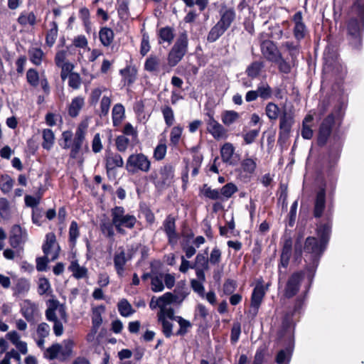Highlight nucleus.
<instances>
[{
  "label": "nucleus",
  "mask_w": 364,
  "mask_h": 364,
  "mask_svg": "<svg viewBox=\"0 0 364 364\" xmlns=\"http://www.w3.org/2000/svg\"><path fill=\"white\" fill-rule=\"evenodd\" d=\"M129 144V139L124 135H119L115 139V144L117 151L124 152Z\"/></svg>",
  "instance_id": "obj_61"
},
{
  "label": "nucleus",
  "mask_w": 364,
  "mask_h": 364,
  "mask_svg": "<svg viewBox=\"0 0 364 364\" xmlns=\"http://www.w3.org/2000/svg\"><path fill=\"white\" fill-rule=\"evenodd\" d=\"M208 132L216 140L226 139L228 138L227 129L224 128L220 123L215 124L214 127L207 128Z\"/></svg>",
  "instance_id": "obj_37"
},
{
  "label": "nucleus",
  "mask_w": 364,
  "mask_h": 364,
  "mask_svg": "<svg viewBox=\"0 0 364 364\" xmlns=\"http://www.w3.org/2000/svg\"><path fill=\"white\" fill-rule=\"evenodd\" d=\"M117 308L119 313L123 317H129L135 312V310L126 299H122L118 302Z\"/></svg>",
  "instance_id": "obj_38"
},
{
  "label": "nucleus",
  "mask_w": 364,
  "mask_h": 364,
  "mask_svg": "<svg viewBox=\"0 0 364 364\" xmlns=\"http://www.w3.org/2000/svg\"><path fill=\"white\" fill-rule=\"evenodd\" d=\"M326 207V187L322 186L317 191L313 207V216L316 219H319L323 215Z\"/></svg>",
  "instance_id": "obj_16"
},
{
  "label": "nucleus",
  "mask_w": 364,
  "mask_h": 364,
  "mask_svg": "<svg viewBox=\"0 0 364 364\" xmlns=\"http://www.w3.org/2000/svg\"><path fill=\"white\" fill-rule=\"evenodd\" d=\"M61 346L60 344H53L51 346L47 348V358L53 360L57 358L59 360L60 352Z\"/></svg>",
  "instance_id": "obj_63"
},
{
  "label": "nucleus",
  "mask_w": 364,
  "mask_h": 364,
  "mask_svg": "<svg viewBox=\"0 0 364 364\" xmlns=\"http://www.w3.org/2000/svg\"><path fill=\"white\" fill-rule=\"evenodd\" d=\"M68 269L72 272L73 276L77 279H80L87 276V269L85 267L80 266L77 259L72 260Z\"/></svg>",
  "instance_id": "obj_24"
},
{
  "label": "nucleus",
  "mask_w": 364,
  "mask_h": 364,
  "mask_svg": "<svg viewBox=\"0 0 364 364\" xmlns=\"http://www.w3.org/2000/svg\"><path fill=\"white\" fill-rule=\"evenodd\" d=\"M220 156L224 163L231 166L237 164L239 155L235 154V147L230 142L225 143L220 148Z\"/></svg>",
  "instance_id": "obj_20"
},
{
  "label": "nucleus",
  "mask_w": 364,
  "mask_h": 364,
  "mask_svg": "<svg viewBox=\"0 0 364 364\" xmlns=\"http://www.w3.org/2000/svg\"><path fill=\"white\" fill-rule=\"evenodd\" d=\"M30 60L36 65H39L41 63L43 51L40 48H32L28 50Z\"/></svg>",
  "instance_id": "obj_59"
},
{
  "label": "nucleus",
  "mask_w": 364,
  "mask_h": 364,
  "mask_svg": "<svg viewBox=\"0 0 364 364\" xmlns=\"http://www.w3.org/2000/svg\"><path fill=\"white\" fill-rule=\"evenodd\" d=\"M60 247L56 242V237L53 232L47 233V264L49 260L54 261L59 257Z\"/></svg>",
  "instance_id": "obj_22"
},
{
  "label": "nucleus",
  "mask_w": 364,
  "mask_h": 364,
  "mask_svg": "<svg viewBox=\"0 0 364 364\" xmlns=\"http://www.w3.org/2000/svg\"><path fill=\"white\" fill-rule=\"evenodd\" d=\"M208 249L206 248L205 250L204 253H198L196 257V264H198L200 269H203L205 270L209 269V262L210 260L208 258Z\"/></svg>",
  "instance_id": "obj_46"
},
{
  "label": "nucleus",
  "mask_w": 364,
  "mask_h": 364,
  "mask_svg": "<svg viewBox=\"0 0 364 364\" xmlns=\"http://www.w3.org/2000/svg\"><path fill=\"white\" fill-rule=\"evenodd\" d=\"M84 98L81 97H76L72 100V102L68 107V114L71 117H76L84 105Z\"/></svg>",
  "instance_id": "obj_34"
},
{
  "label": "nucleus",
  "mask_w": 364,
  "mask_h": 364,
  "mask_svg": "<svg viewBox=\"0 0 364 364\" xmlns=\"http://www.w3.org/2000/svg\"><path fill=\"white\" fill-rule=\"evenodd\" d=\"M36 306L29 301H24L21 306V313L24 318L28 321H31L33 318Z\"/></svg>",
  "instance_id": "obj_39"
},
{
  "label": "nucleus",
  "mask_w": 364,
  "mask_h": 364,
  "mask_svg": "<svg viewBox=\"0 0 364 364\" xmlns=\"http://www.w3.org/2000/svg\"><path fill=\"white\" fill-rule=\"evenodd\" d=\"M323 70L324 72H332L333 73L339 74L340 77H341L343 74L346 73V70L340 62L336 46L331 43H328L326 46L323 52Z\"/></svg>",
  "instance_id": "obj_6"
},
{
  "label": "nucleus",
  "mask_w": 364,
  "mask_h": 364,
  "mask_svg": "<svg viewBox=\"0 0 364 364\" xmlns=\"http://www.w3.org/2000/svg\"><path fill=\"white\" fill-rule=\"evenodd\" d=\"M151 162L148 157L142 153L131 154L126 162V169L130 173L139 171L148 172L150 170Z\"/></svg>",
  "instance_id": "obj_10"
},
{
  "label": "nucleus",
  "mask_w": 364,
  "mask_h": 364,
  "mask_svg": "<svg viewBox=\"0 0 364 364\" xmlns=\"http://www.w3.org/2000/svg\"><path fill=\"white\" fill-rule=\"evenodd\" d=\"M176 296L172 292H166L162 296L158 298L159 303V308L163 310L167 305L171 304H177L176 300Z\"/></svg>",
  "instance_id": "obj_42"
},
{
  "label": "nucleus",
  "mask_w": 364,
  "mask_h": 364,
  "mask_svg": "<svg viewBox=\"0 0 364 364\" xmlns=\"http://www.w3.org/2000/svg\"><path fill=\"white\" fill-rule=\"evenodd\" d=\"M111 216L117 232L122 235L125 234L123 228L132 229L137 222L134 215L125 214V209L122 206H115L112 208Z\"/></svg>",
  "instance_id": "obj_7"
},
{
  "label": "nucleus",
  "mask_w": 364,
  "mask_h": 364,
  "mask_svg": "<svg viewBox=\"0 0 364 364\" xmlns=\"http://www.w3.org/2000/svg\"><path fill=\"white\" fill-rule=\"evenodd\" d=\"M163 274H160L159 276L151 277V290L154 292H161L164 289V284L162 280Z\"/></svg>",
  "instance_id": "obj_53"
},
{
  "label": "nucleus",
  "mask_w": 364,
  "mask_h": 364,
  "mask_svg": "<svg viewBox=\"0 0 364 364\" xmlns=\"http://www.w3.org/2000/svg\"><path fill=\"white\" fill-rule=\"evenodd\" d=\"M282 46L288 52L291 63L294 64L300 53V42L286 41L282 44Z\"/></svg>",
  "instance_id": "obj_25"
},
{
  "label": "nucleus",
  "mask_w": 364,
  "mask_h": 364,
  "mask_svg": "<svg viewBox=\"0 0 364 364\" xmlns=\"http://www.w3.org/2000/svg\"><path fill=\"white\" fill-rule=\"evenodd\" d=\"M113 226H114V225L112 221H102L100 224L102 233L109 239H112L114 236Z\"/></svg>",
  "instance_id": "obj_43"
},
{
  "label": "nucleus",
  "mask_w": 364,
  "mask_h": 364,
  "mask_svg": "<svg viewBox=\"0 0 364 364\" xmlns=\"http://www.w3.org/2000/svg\"><path fill=\"white\" fill-rule=\"evenodd\" d=\"M292 21L294 23L293 28L294 37L296 41L301 42L308 34V28L303 21L302 12L301 11H296L292 17Z\"/></svg>",
  "instance_id": "obj_17"
},
{
  "label": "nucleus",
  "mask_w": 364,
  "mask_h": 364,
  "mask_svg": "<svg viewBox=\"0 0 364 364\" xmlns=\"http://www.w3.org/2000/svg\"><path fill=\"white\" fill-rule=\"evenodd\" d=\"M364 35V0H354L350 7L346 22V40L355 52L363 48Z\"/></svg>",
  "instance_id": "obj_2"
},
{
  "label": "nucleus",
  "mask_w": 364,
  "mask_h": 364,
  "mask_svg": "<svg viewBox=\"0 0 364 364\" xmlns=\"http://www.w3.org/2000/svg\"><path fill=\"white\" fill-rule=\"evenodd\" d=\"M119 18L122 21H126L129 18V4L127 1H123L117 8Z\"/></svg>",
  "instance_id": "obj_57"
},
{
  "label": "nucleus",
  "mask_w": 364,
  "mask_h": 364,
  "mask_svg": "<svg viewBox=\"0 0 364 364\" xmlns=\"http://www.w3.org/2000/svg\"><path fill=\"white\" fill-rule=\"evenodd\" d=\"M265 112H266L267 116L270 119L275 120L278 118L279 108L276 104H274L273 102H269L266 106Z\"/></svg>",
  "instance_id": "obj_56"
},
{
  "label": "nucleus",
  "mask_w": 364,
  "mask_h": 364,
  "mask_svg": "<svg viewBox=\"0 0 364 364\" xmlns=\"http://www.w3.org/2000/svg\"><path fill=\"white\" fill-rule=\"evenodd\" d=\"M342 148L343 141L341 138L338 135H334L328 149V168L327 170L328 186L332 193L335 191L336 188L338 178L336 164L340 158Z\"/></svg>",
  "instance_id": "obj_4"
},
{
  "label": "nucleus",
  "mask_w": 364,
  "mask_h": 364,
  "mask_svg": "<svg viewBox=\"0 0 364 364\" xmlns=\"http://www.w3.org/2000/svg\"><path fill=\"white\" fill-rule=\"evenodd\" d=\"M158 36L159 43L167 42L170 44L175 37L173 28L170 26L161 28L158 31Z\"/></svg>",
  "instance_id": "obj_32"
},
{
  "label": "nucleus",
  "mask_w": 364,
  "mask_h": 364,
  "mask_svg": "<svg viewBox=\"0 0 364 364\" xmlns=\"http://www.w3.org/2000/svg\"><path fill=\"white\" fill-rule=\"evenodd\" d=\"M304 279V271L299 270L293 272L288 278L283 295L286 299H291L299 291L301 282Z\"/></svg>",
  "instance_id": "obj_11"
},
{
  "label": "nucleus",
  "mask_w": 364,
  "mask_h": 364,
  "mask_svg": "<svg viewBox=\"0 0 364 364\" xmlns=\"http://www.w3.org/2000/svg\"><path fill=\"white\" fill-rule=\"evenodd\" d=\"M264 67V62L257 60L253 61L247 66L245 73L248 77H250L252 79H255L259 75Z\"/></svg>",
  "instance_id": "obj_33"
},
{
  "label": "nucleus",
  "mask_w": 364,
  "mask_h": 364,
  "mask_svg": "<svg viewBox=\"0 0 364 364\" xmlns=\"http://www.w3.org/2000/svg\"><path fill=\"white\" fill-rule=\"evenodd\" d=\"M281 255H290L292 253L293 241L290 235H284L283 237Z\"/></svg>",
  "instance_id": "obj_52"
},
{
  "label": "nucleus",
  "mask_w": 364,
  "mask_h": 364,
  "mask_svg": "<svg viewBox=\"0 0 364 364\" xmlns=\"http://www.w3.org/2000/svg\"><path fill=\"white\" fill-rule=\"evenodd\" d=\"M136 73V69L134 67L131 68L129 65L119 70V73L124 80V85L127 86L132 85L135 82Z\"/></svg>",
  "instance_id": "obj_30"
},
{
  "label": "nucleus",
  "mask_w": 364,
  "mask_h": 364,
  "mask_svg": "<svg viewBox=\"0 0 364 364\" xmlns=\"http://www.w3.org/2000/svg\"><path fill=\"white\" fill-rule=\"evenodd\" d=\"M278 338L283 341L284 349L279 350L275 357L277 364H289L294 349L295 337L292 332H286L281 334V330L278 331Z\"/></svg>",
  "instance_id": "obj_8"
},
{
  "label": "nucleus",
  "mask_w": 364,
  "mask_h": 364,
  "mask_svg": "<svg viewBox=\"0 0 364 364\" xmlns=\"http://www.w3.org/2000/svg\"><path fill=\"white\" fill-rule=\"evenodd\" d=\"M305 302L303 297H297L294 301L292 309L288 310L282 318V323L279 330L281 334L286 332L295 333L296 323L299 321L304 311Z\"/></svg>",
  "instance_id": "obj_5"
},
{
  "label": "nucleus",
  "mask_w": 364,
  "mask_h": 364,
  "mask_svg": "<svg viewBox=\"0 0 364 364\" xmlns=\"http://www.w3.org/2000/svg\"><path fill=\"white\" fill-rule=\"evenodd\" d=\"M346 107V105L344 102H339L334 107L333 111L323 119L318 128L316 140L318 146L323 147L326 144L336 121L341 123L343 120Z\"/></svg>",
  "instance_id": "obj_3"
},
{
  "label": "nucleus",
  "mask_w": 364,
  "mask_h": 364,
  "mask_svg": "<svg viewBox=\"0 0 364 364\" xmlns=\"http://www.w3.org/2000/svg\"><path fill=\"white\" fill-rule=\"evenodd\" d=\"M294 122V117L284 111L279 119V132L277 143L280 145L285 144L289 137L291 127Z\"/></svg>",
  "instance_id": "obj_13"
},
{
  "label": "nucleus",
  "mask_w": 364,
  "mask_h": 364,
  "mask_svg": "<svg viewBox=\"0 0 364 364\" xmlns=\"http://www.w3.org/2000/svg\"><path fill=\"white\" fill-rule=\"evenodd\" d=\"M240 115L238 112L233 110L225 111L222 115V122L226 126H230L233 124L238 118Z\"/></svg>",
  "instance_id": "obj_44"
},
{
  "label": "nucleus",
  "mask_w": 364,
  "mask_h": 364,
  "mask_svg": "<svg viewBox=\"0 0 364 364\" xmlns=\"http://www.w3.org/2000/svg\"><path fill=\"white\" fill-rule=\"evenodd\" d=\"M127 262L126 254L124 250L116 253L114 256V265L119 277H122L124 272V265Z\"/></svg>",
  "instance_id": "obj_27"
},
{
  "label": "nucleus",
  "mask_w": 364,
  "mask_h": 364,
  "mask_svg": "<svg viewBox=\"0 0 364 364\" xmlns=\"http://www.w3.org/2000/svg\"><path fill=\"white\" fill-rule=\"evenodd\" d=\"M105 306L104 305H100L92 309V330L96 333L102 323V313L105 311Z\"/></svg>",
  "instance_id": "obj_29"
},
{
  "label": "nucleus",
  "mask_w": 364,
  "mask_h": 364,
  "mask_svg": "<svg viewBox=\"0 0 364 364\" xmlns=\"http://www.w3.org/2000/svg\"><path fill=\"white\" fill-rule=\"evenodd\" d=\"M58 36V24L56 22L51 23V28L47 31V47H51L54 44Z\"/></svg>",
  "instance_id": "obj_51"
},
{
  "label": "nucleus",
  "mask_w": 364,
  "mask_h": 364,
  "mask_svg": "<svg viewBox=\"0 0 364 364\" xmlns=\"http://www.w3.org/2000/svg\"><path fill=\"white\" fill-rule=\"evenodd\" d=\"M114 37V31L108 27H102L99 31V38L101 43L105 47L109 46L113 42Z\"/></svg>",
  "instance_id": "obj_28"
},
{
  "label": "nucleus",
  "mask_w": 364,
  "mask_h": 364,
  "mask_svg": "<svg viewBox=\"0 0 364 364\" xmlns=\"http://www.w3.org/2000/svg\"><path fill=\"white\" fill-rule=\"evenodd\" d=\"M14 184V180H13L9 176H2L0 182V189L4 193H8L10 192Z\"/></svg>",
  "instance_id": "obj_48"
},
{
  "label": "nucleus",
  "mask_w": 364,
  "mask_h": 364,
  "mask_svg": "<svg viewBox=\"0 0 364 364\" xmlns=\"http://www.w3.org/2000/svg\"><path fill=\"white\" fill-rule=\"evenodd\" d=\"M237 283L235 280L232 279H227L223 287V291L225 295H231L237 289Z\"/></svg>",
  "instance_id": "obj_60"
},
{
  "label": "nucleus",
  "mask_w": 364,
  "mask_h": 364,
  "mask_svg": "<svg viewBox=\"0 0 364 364\" xmlns=\"http://www.w3.org/2000/svg\"><path fill=\"white\" fill-rule=\"evenodd\" d=\"M176 218L171 214L166 215V218L163 221L161 230H162L168 239L169 245H173L176 244L179 235L176 231Z\"/></svg>",
  "instance_id": "obj_14"
},
{
  "label": "nucleus",
  "mask_w": 364,
  "mask_h": 364,
  "mask_svg": "<svg viewBox=\"0 0 364 364\" xmlns=\"http://www.w3.org/2000/svg\"><path fill=\"white\" fill-rule=\"evenodd\" d=\"M123 165L124 161L121 155L117 153L114 154L111 151H106L105 168L108 175L116 168L122 167Z\"/></svg>",
  "instance_id": "obj_23"
},
{
  "label": "nucleus",
  "mask_w": 364,
  "mask_h": 364,
  "mask_svg": "<svg viewBox=\"0 0 364 364\" xmlns=\"http://www.w3.org/2000/svg\"><path fill=\"white\" fill-rule=\"evenodd\" d=\"M173 292L176 297V303L181 304L190 294V290L183 281L178 283L175 289L173 290Z\"/></svg>",
  "instance_id": "obj_31"
},
{
  "label": "nucleus",
  "mask_w": 364,
  "mask_h": 364,
  "mask_svg": "<svg viewBox=\"0 0 364 364\" xmlns=\"http://www.w3.org/2000/svg\"><path fill=\"white\" fill-rule=\"evenodd\" d=\"M321 259V257H320L311 255L306 256L304 255L305 265L303 270L304 271V277H306L307 283L313 285Z\"/></svg>",
  "instance_id": "obj_15"
},
{
  "label": "nucleus",
  "mask_w": 364,
  "mask_h": 364,
  "mask_svg": "<svg viewBox=\"0 0 364 364\" xmlns=\"http://www.w3.org/2000/svg\"><path fill=\"white\" fill-rule=\"evenodd\" d=\"M80 236V232L78 228L77 223L75 220H73L70 223L69 228V242L72 245H75L77 239Z\"/></svg>",
  "instance_id": "obj_45"
},
{
  "label": "nucleus",
  "mask_w": 364,
  "mask_h": 364,
  "mask_svg": "<svg viewBox=\"0 0 364 364\" xmlns=\"http://www.w3.org/2000/svg\"><path fill=\"white\" fill-rule=\"evenodd\" d=\"M237 186L232 183H228L220 189V194L226 198H230L237 191Z\"/></svg>",
  "instance_id": "obj_55"
},
{
  "label": "nucleus",
  "mask_w": 364,
  "mask_h": 364,
  "mask_svg": "<svg viewBox=\"0 0 364 364\" xmlns=\"http://www.w3.org/2000/svg\"><path fill=\"white\" fill-rule=\"evenodd\" d=\"M158 321L162 326V332L165 337L170 338L173 335V324L165 318L164 314H159Z\"/></svg>",
  "instance_id": "obj_40"
},
{
  "label": "nucleus",
  "mask_w": 364,
  "mask_h": 364,
  "mask_svg": "<svg viewBox=\"0 0 364 364\" xmlns=\"http://www.w3.org/2000/svg\"><path fill=\"white\" fill-rule=\"evenodd\" d=\"M333 228L331 213L325 215L323 223L316 224L315 230L316 237L309 236L303 242V234L299 233L294 245V258L301 262L303 255H309L322 257L329 243Z\"/></svg>",
  "instance_id": "obj_1"
},
{
  "label": "nucleus",
  "mask_w": 364,
  "mask_h": 364,
  "mask_svg": "<svg viewBox=\"0 0 364 364\" xmlns=\"http://www.w3.org/2000/svg\"><path fill=\"white\" fill-rule=\"evenodd\" d=\"M188 39L186 31L180 33L168 55V63L171 67L176 66L188 51Z\"/></svg>",
  "instance_id": "obj_9"
},
{
  "label": "nucleus",
  "mask_w": 364,
  "mask_h": 364,
  "mask_svg": "<svg viewBox=\"0 0 364 364\" xmlns=\"http://www.w3.org/2000/svg\"><path fill=\"white\" fill-rule=\"evenodd\" d=\"M174 171V167L171 164L160 168L159 181L155 182V188L157 191H161L171 186L173 182Z\"/></svg>",
  "instance_id": "obj_12"
},
{
  "label": "nucleus",
  "mask_w": 364,
  "mask_h": 364,
  "mask_svg": "<svg viewBox=\"0 0 364 364\" xmlns=\"http://www.w3.org/2000/svg\"><path fill=\"white\" fill-rule=\"evenodd\" d=\"M27 240V234L18 225H14L11 230L9 243L13 248L20 247Z\"/></svg>",
  "instance_id": "obj_19"
},
{
  "label": "nucleus",
  "mask_w": 364,
  "mask_h": 364,
  "mask_svg": "<svg viewBox=\"0 0 364 364\" xmlns=\"http://www.w3.org/2000/svg\"><path fill=\"white\" fill-rule=\"evenodd\" d=\"M203 282L198 281L196 279L191 280V287L194 292L197 293L201 298L205 297V287L203 284Z\"/></svg>",
  "instance_id": "obj_62"
},
{
  "label": "nucleus",
  "mask_w": 364,
  "mask_h": 364,
  "mask_svg": "<svg viewBox=\"0 0 364 364\" xmlns=\"http://www.w3.org/2000/svg\"><path fill=\"white\" fill-rule=\"evenodd\" d=\"M73 348V342L72 341H68L64 345V346H61V350L60 352L59 360L60 361H65L68 359V358L71 355Z\"/></svg>",
  "instance_id": "obj_47"
},
{
  "label": "nucleus",
  "mask_w": 364,
  "mask_h": 364,
  "mask_svg": "<svg viewBox=\"0 0 364 364\" xmlns=\"http://www.w3.org/2000/svg\"><path fill=\"white\" fill-rule=\"evenodd\" d=\"M220 191L218 189H212L208 184L205 183L200 188V195L210 200H218L220 198Z\"/></svg>",
  "instance_id": "obj_41"
},
{
  "label": "nucleus",
  "mask_w": 364,
  "mask_h": 364,
  "mask_svg": "<svg viewBox=\"0 0 364 364\" xmlns=\"http://www.w3.org/2000/svg\"><path fill=\"white\" fill-rule=\"evenodd\" d=\"M162 113L166 124L168 127H171L174 122V114L172 108L169 106H166L162 109Z\"/></svg>",
  "instance_id": "obj_64"
},
{
  "label": "nucleus",
  "mask_w": 364,
  "mask_h": 364,
  "mask_svg": "<svg viewBox=\"0 0 364 364\" xmlns=\"http://www.w3.org/2000/svg\"><path fill=\"white\" fill-rule=\"evenodd\" d=\"M220 19L217 22L226 30H228L231 24L236 18V12L234 8H228L225 5H223L219 10Z\"/></svg>",
  "instance_id": "obj_21"
},
{
  "label": "nucleus",
  "mask_w": 364,
  "mask_h": 364,
  "mask_svg": "<svg viewBox=\"0 0 364 364\" xmlns=\"http://www.w3.org/2000/svg\"><path fill=\"white\" fill-rule=\"evenodd\" d=\"M30 289L29 282L23 278L18 279L16 281L15 291L17 294H22L27 292Z\"/></svg>",
  "instance_id": "obj_58"
},
{
  "label": "nucleus",
  "mask_w": 364,
  "mask_h": 364,
  "mask_svg": "<svg viewBox=\"0 0 364 364\" xmlns=\"http://www.w3.org/2000/svg\"><path fill=\"white\" fill-rule=\"evenodd\" d=\"M298 207V200L293 202L290 207L289 213L287 215V225L292 228L294 227L296 218V211Z\"/></svg>",
  "instance_id": "obj_54"
},
{
  "label": "nucleus",
  "mask_w": 364,
  "mask_h": 364,
  "mask_svg": "<svg viewBox=\"0 0 364 364\" xmlns=\"http://www.w3.org/2000/svg\"><path fill=\"white\" fill-rule=\"evenodd\" d=\"M260 47L262 55L268 61L277 62L281 58V53L272 41L264 40L262 41Z\"/></svg>",
  "instance_id": "obj_18"
},
{
  "label": "nucleus",
  "mask_w": 364,
  "mask_h": 364,
  "mask_svg": "<svg viewBox=\"0 0 364 364\" xmlns=\"http://www.w3.org/2000/svg\"><path fill=\"white\" fill-rule=\"evenodd\" d=\"M241 167L245 173L252 174L256 170L257 163L252 158H247L241 162Z\"/></svg>",
  "instance_id": "obj_50"
},
{
  "label": "nucleus",
  "mask_w": 364,
  "mask_h": 364,
  "mask_svg": "<svg viewBox=\"0 0 364 364\" xmlns=\"http://www.w3.org/2000/svg\"><path fill=\"white\" fill-rule=\"evenodd\" d=\"M183 127L181 126L173 127L170 134L171 145L176 146L178 144L183 132Z\"/></svg>",
  "instance_id": "obj_49"
},
{
  "label": "nucleus",
  "mask_w": 364,
  "mask_h": 364,
  "mask_svg": "<svg viewBox=\"0 0 364 364\" xmlns=\"http://www.w3.org/2000/svg\"><path fill=\"white\" fill-rule=\"evenodd\" d=\"M124 107L122 104L118 103L114 105L112 112L114 127L118 126L122 122L124 117Z\"/></svg>",
  "instance_id": "obj_36"
},
{
  "label": "nucleus",
  "mask_w": 364,
  "mask_h": 364,
  "mask_svg": "<svg viewBox=\"0 0 364 364\" xmlns=\"http://www.w3.org/2000/svg\"><path fill=\"white\" fill-rule=\"evenodd\" d=\"M226 31L227 30L225 28L216 23L215 25L210 28L207 36V41L209 43L215 42L225 33Z\"/></svg>",
  "instance_id": "obj_35"
},
{
  "label": "nucleus",
  "mask_w": 364,
  "mask_h": 364,
  "mask_svg": "<svg viewBox=\"0 0 364 364\" xmlns=\"http://www.w3.org/2000/svg\"><path fill=\"white\" fill-rule=\"evenodd\" d=\"M265 295V289L262 282H259L252 290L250 304L254 306L261 305Z\"/></svg>",
  "instance_id": "obj_26"
}]
</instances>
